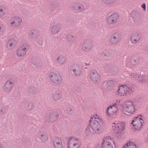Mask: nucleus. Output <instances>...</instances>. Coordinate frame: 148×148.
<instances>
[{"instance_id":"obj_31","label":"nucleus","mask_w":148,"mask_h":148,"mask_svg":"<svg viewBox=\"0 0 148 148\" xmlns=\"http://www.w3.org/2000/svg\"><path fill=\"white\" fill-rule=\"evenodd\" d=\"M8 25L10 27H17L13 18L10 20Z\"/></svg>"},{"instance_id":"obj_34","label":"nucleus","mask_w":148,"mask_h":148,"mask_svg":"<svg viewBox=\"0 0 148 148\" xmlns=\"http://www.w3.org/2000/svg\"><path fill=\"white\" fill-rule=\"evenodd\" d=\"M122 131H119L117 133L116 135V137L119 138H121L122 137V133H121Z\"/></svg>"},{"instance_id":"obj_13","label":"nucleus","mask_w":148,"mask_h":148,"mask_svg":"<svg viewBox=\"0 0 148 148\" xmlns=\"http://www.w3.org/2000/svg\"><path fill=\"white\" fill-rule=\"evenodd\" d=\"M14 82L12 79L8 80L3 86V90L7 92L10 91L14 86Z\"/></svg>"},{"instance_id":"obj_39","label":"nucleus","mask_w":148,"mask_h":148,"mask_svg":"<svg viewBox=\"0 0 148 148\" xmlns=\"http://www.w3.org/2000/svg\"><path fill=\"white\" fill-rule=\"evenodd\" d=\"M33 32H30L29 34L30 35V36L32 37V35L34 34V31H33Z\"/></svg>"},{"instance_id":"obj_22","label":"nucleus","mask_w":148,"mask_h":148,"mask_svg":"<svg viewBox=\"0 0 148 148\" xmlns=\"http://www.w3.org/2000/svg\"><path fill=\"white\" fill-rule=\"evenodd\" d=\"M60 29V26L58 25H54L51 29V32L53 34L57 33Z\"/></svg>"},{"instance_id":"obj_37","label":"nucleus","mask_w":148,"mask_h":148,"mask_svg":"<svg viewBox=\"0 0 148 148\" xmlns=\"http://www.w3.org/2000/svg\"><path fill=\"white\" fill-rule=\"evenodd\" d=\"M137 14V13L135 11L132 12L131 14V16L133 17H134V15Z\"/></svg>"},{"instance_id":"obj_23","label":"nucleus","mask_w":148,"mask_h":148,"mask_svg":"<svg viewBox=\"0 0 148 148\" xmlns=\"http://www.w3.org/2000/svg\"><path fill=\"white\" fill-rule=\"evenodd\" d=\"M58 114L56 112H53L49 114V118L52 121H55L56 120L58 117Z\"/></svg>"},{"instance_id":"obj_30","label":"nucleus","mask_w":148,"mask_h":148,"mask_svg":"<svg viewBox=\"0 0 148 148\" xmlns=\"http://www.w3.org/2000/svg\"><path fill=\"white\" fill-rule=\"evenodd\" d=\"M106 86L107 87H111L114 85V82L112 80H109L106 81Z\"/></svg>"},{"instance_id":"obj_17","label":"nucleus","mask_w":148,"mask_h":148,"mask_svg":"<svg viewBox=\"0 0 148 148\" xmlns=\"http://www.w3.org/2000/svg\"><path fill=\"white\" fill-rule=\"evenodd\" d=\"M72 70L74 74L75 75H79L81 73L79 66L77 64H74L72 67Z\"/></svg>"},{"instance_id":"obj_43","label":"nucleus","mask_w":148,"mask_h":148,"mask_svg":"<svg viewBox=\"0 0 148 148\" xmlns=\"http://www.w3.org/2000/svg\"><path fill=\"white\" fill-rule=\"evenodd\" d=\"M29 106H32V104H29Z\"/></svg>"},{"instance_id":"obj_15","label":"nucleus","mask_w":148,"mask_h":148,"mask_svg":"<svg viewBox=\"0 0 148 148\" xmlns=\"http://www.w3.org/2000/svg\"><path fill=\"white\" fill-rule=\"evenodd\" d=\"M141 35L139 33L133 34L130 37V41L133 44H135L138 42L140 39Z\"/></svg>"},{"instance_id":"obj_9","label":"nucleus","mask_w":148,"mask_h":148,"mask_svg":"<svg viewBox=\"0 0 148 148\" xmlns=\"http://www.w3.org/2000/svg\"><path fill=\"white\" fill-rule=\"evenodd\" d=\"M92 132L96 134H99L102 132L101 126L98 121L92 123L90 124Z\"/></svg>"},{"instance_id":"obj_36","label":"nucleus","mask_w":148,"mask_h":148,"mask_svg":"<svg viewBox=\"0 0 148 148\" xmlns=\"http://www.w3.org/2000/svg\"><path fill=\"white\" fill-rule=\"evenodd\" d=\"M78 8H77L76 7V8H75V9L76 10H80L84 8V6L82 5H80L78 6Z\"/></svg>"},{"instance_id":"obj_18","label":"nucleus","mask_w":148,"mask_h":148,"mask_svg":"<svg viewBox=\"0 0 148 148\" xmlns=\"http://www.w3.org/2000/svg\"><path fill=\"white\" fill-rule=\"evenodd\" d=\"M53 142L55 148H62V141L60 138H56L54 139Z\"/></svg>"},{"instance_id":"obj_7","label":"nucleus","mask_w":148,"mask_h":148,"mask_svg":"<svg viewBox=\"0 0 148 148\" xmlns=\"http://www.w3.org/2000/svg\"><path fill=\"white\" fill-rule=\"evenodd\" d=\"M101 148H113L112 144L115 146V142L109 136L104 137L102 141Z\"/></svg>"},{"instance_id":"obj_33","label":"nucleus","mask_w":148,"mask_h":148,"mask_svg":"<svg viewBox=\"0 0 148 148\" xmlns=\"http://www.w3.org/2000/svg\"><path fill=\"white\" fill-rule=\"evenodd\" d=\"M67 40L70 42H73L74 40L73 36L72 35H68L67 37Z\"/></svg>"},{"instance_id":"obj_4","label":"nucleus","mask_w":148,"mask_h":148,"mask_svg":"<svg viewBox=\"0 0 148 148\" xmlns=\"http://www.w3.org/2000/svg\"><path fill=\"white\" fill-rule=\"evenodd\" d=\"M125 124L123 122L115 121L110 123V126L111 129L115 132L116 130L123 131L125 129Z\"/></svg>"},{"instance_id":"obj_35","label":"nucleus","mask_w":148,"mask_h":148,"mask_svg":"<svg viewBox=\"0 0 148 148\" xmlns=\"http://www.w3.org/2000/svg\"><path fill=\"white\" fill-rule=\"evenodd\" d=\"M120 100L119 99H117L116 100L114 103H113V105L117 107V105H119L120 103Z\"/></svg>"},{"instance_id":"obj_1","label":"nucleus","mask_w":148,"mask_h":148,"mask_svg":"<svg viewBox=\"0 0 148 148\" xmlns=\"http://www.w3.org/2000/svg\"><path fill=\"white\" fill-rule=\"evenodd\" d=\"M121 106L123 111L125 113L127 112L132 114L135 110L136 104L133 100L125 101Z\"/></svg>"},{"instance_id":"obj_29","label":"nucleus","mask_w":148,"mask_h":148,"mask_svg":"<svg viewBox=\"0 0 148 148\" xmlns=\"http://www.w3.org/2000/svg\"><path fill=\"white\" fill-rule=\"evenodd\" d=\"M39 138L43 142L46 141L48 138V136L45 134H41L39 136Z\"/></svg>"},{"instance_id":"obj_41","label":"nucleus","mask_w":148,"mask_h":148,"mask_svg":"<svg viewBox=\"0 0 148 148\" xmlns=\"http://www.w3.org/2000/svg\"><path fill=\"white\" fill-rule=\"evenodd\" d=\"M0 148H3V146L2 144L0 143Z\"/></svg>"},{"instance_id":"obj_16","label":"nucleus","mask_w":148,"mask_h":148,"mask_svg":"<svg viewBox=\"0 0 148 148\" xmlns=\"http://www.w3.org/2000/svg\"><path fill=\"white\" fill-rule=\"evenodd\" d=\"M92 47V44L89 41L85 40L82 44V49L85 51L90 49Z\"/></svg>"},{"instance_id":"obj_14","label":"nucleus","mask_w":148,"mask_h":148,"mask_svg":"<svg viewBox=\"0 0 148 148\" xmlns=\"http://www.w3.org/2000/svg\"><path fill=\"white\" fill-rule=\"evenodd\" d=\"M90 77L92 81L95 83L99 82L100 79L99 75L95 70L92 71L90 72Z\"/></svg>"},{"instance_id":"obj_11","label":"nucleus","mask_w":148,"mask_h":148,"mask_svg":"<svg viewBox=\"0 0 148 148\" xmlns=\"http://www.w3.org/2000/svg\"><path fill=\"white\" fill-rule=\"evenodd\" d=\"M118 110L117 107L112 104L107 108L105 114L107 116L110 117L116 113Z\"/></svg>"},{"instance_id":"obj_3","label":"nucleus","mask_w":148,"mask_h":148,"mask_svg":"<svg viewBox=\"0 0 148 148\" xmlns=\"http://www.w3.org/2000/svg\"><path fill=\"white\" fill-rule=\"evenodd\" d=\"M144 123V121L141 115L133 118L132 124L133 125V129L135 131L140 130Z\"/></svg>"},{"instance_id":"obj_25","label":"nucleus","mask_w":148,"mask_h":148,"mask_svg":"<svg viewBox=\"0 0 148 148\" xmlns=\"http://www.w3.org/2000/svg\"><path fill=\"white\" fill-rule=\"evenodd\" d=\"M122 148H136V147L134 143L129 142L123 146Z\"/></svg>"},{"instance_id":"obj_12","label":"nucleus","mask_w":148,"mask_h":148,"mask_svg":"<svg viewBox=\"0 0 148 148\" xmlns=\"http://www.w3.org/2000/svg\"><path fill=\"white\" fill-rule=\"evenodd\" d=\"M119 18V15L116 13L112 14L109 16L107 18V23L109 25L113 24L117 21Z\"/></svg>"},{"instance_id":"obj_2","label":"nucleus","mask_w":148,"mask_h":148,"mask_svg":"<svg viewBox=\"0 0 148 148\" xmlns=\"http://www.w3.org/2000/svg\"><path fill=\"white\" fill-rule=\"evenodd\" d=\"M132 92V88L125 85H119L116 91L115 94L118 96H125L130 94Z\"/></svg>"},{"instance_id":"obj_27","label":"nucleus","mask_w":148,"mask_h":148,"mask_svg":"<svg viewBox=\"0 0 148 148\" xmlns=\"http://www.w3.org/2000/svg\"><path fill=\"white\" fill-rule=\"evenodd\" d=\"M7 13L6 8L3 6L0 7V18L4 16Z\"/></svg>"},{"instance_id":"obj_19","label":"nucleus","mask_w":148,"mask_h":148,"mask_svg":"<svg viewBox=\"0 0 148 148\" xmlns=\"http://www.w3.org/2000/svg\"><path fill=\"white\" fill-rule=\"evenodd\" d=\"M16 44V40L12 38L8 40L7 43V46L8 48L11 49L14 47Z\"/></svg>"},{"instance_id":"obj_28","label":"nucleus","mask_w":148,"mask_h":148,"mask_svg":"<svg viewBox=\"0 0 148 148\" xmlns=\"http://www.w3.org/2000/svg\"><path fill=\"white\" fill-rule=\"evenodd\" d=\"M61 97L60 93L58 91L54 92L53 94V97L56 101H57L60 99Z\"/></svg>"},{"instance_id":"obj_10","label":"nucleus","mask_w":148,"mask_h":148,"mask_svg":"<svg viewBox=\"0 0 148 148\" xmlns=\"http://www.w3.org/2000/svg\"><path fill=\"white\" fill-rule=\"evenodd\" d=\"M29 47V46L27 44H23L17 50V56L18 57H20L25 55Z\"/></svg>"},{"instance_id":"obj_24","label":"nucleus","mask_w":148,"mask_h":148,"mask_svg":"<svg viewBox=\"0 0 148 148\" xmlns=\"http://www.w3.org/2000/svg\"><path fill=\"white\" fill-rule=\"evenodd\" d=\"M13 18L17 27L18 26L21 25L22 21L21 18L18 16H14Z\"/></svg>"},{"instance_id":"obj_38","label":"nucleus","mask_w":148,"mask_h":148,"mask_svg":"<svg viewBox=\"0 0 148 148\" xmlns=\"http://www.w3.org/2000/svg\"><path fill=\"white\" fill-rule=\"evenodd\" d=\"M141 7L144 10H146V5L145 3L141 5Z\"/></svg>"},{"instance_id":"obj_20","label":"nucleus","mask_w":148,"mask_h":148,"mask_svg":"<svg viewBox=\"0 0 148 148\" xmlns=\"http://www.w3.org/2000/svg\"><path fill=\"white\" fill-rule=\"evenodd\" d=\"M119 40L118 36L117 34H114L112 36L110 40V42L113 44L117 42Z\"/></svg>"},{"instance_id":"obj_26","label":"nucleus","mask_w":148,"mask_h":148,"mask_svg":"<svg viewBox=\"0 0 148 148\" xmlns=\"http://www.w3.org/2000/svg\"><path fill=\"white\" fill-rule=\"evenodd\" d=\"M99 120V116L96 114L90 117V119L89 121L90 124L92 123H95L96 121H98Z\"/></svg>"},{"instance_id":"obj_8","label":"nucleus","mask_w":148,"mask_h":148,"mask_svg":"<svg viewBox=\"0 0 148 148\" xmlns=\"http://www.w3.org/2000/svg\"><path fill=\"white\" fill-rule=\"evenodd\" d=\"M68 140L69 148H79L81 143L78 139L71 137L68 138Z\"/></svg>"},{"instance_id":"obj_40","label":"nucleus","mask_w":148,"mask_h":148,"mask_svg":"<svg viewBox=\"0 0 148 148\" xmlns=\"http://www.w3.org/2000/svg\"><path fill=\"white\" fill-rule=\"evenodd\" d=\"M90 131V130H89V129L88 128H87L86 129V133H87V132L89 133Z\"/></svg>"},{"instance_id":"obj_32","label":"nucleus","mask_w":148,"mask_h":148,"mask_svg":"<svg viewBox=\"0 0 148 148\" xmlns=\"http://www.w3.org/2000/svg\"><path fill=\"white\" fill-rule=\"evenodd\" d=\"M5 30V27L4 25L0 23V33L4 32Z\"/></svg>"},{"instance_id":"obj_42","label":"nucleus","mask_w":148,"mask_h":148,"mask_svg":"<svg viewBox=\"0 0 148 148\" xmlns=\"http://www.w3.org/2000/svg\"><path fill=\"white\" fill-rule=\"evenodd\" d=\"M85 64L86 65L89 66L90 65V64L89 63L87 64L86 63H85Z\"/></svg>"},{"instance_id":"obj_21","label":"nucleus","mask_w":148,"mask_h":148,"mask_svg":"<svg viewBox=\"0 0 148 148\" xmlns=\"http://www.w3.org/2000/svg\"><path fill=\"white\" fill-rule=\"evenodd\" d=\"M56 60L59 64H62L65 62L66 59L64 56L60 55L58 57Z\"/></svg>"},{"instance_id":"obj_5","label":"nucleus","mask_w":148,"mask_h":148,"mask_svg":"<svg viewBox=\"0 0 148 148\" xmlns=\"http://www.w3.org/2000/svg\"><path fill=\"white\" fill-rule=\"evenodd\" d=\"M131 77L139 83L148 82V75L144 74L139 75L137 74H132Z\"/></svg>"},{"instance_id":"obj_6","label":"nucleus","mask_w":148,"mask_h":148,"mask_svg":"<svg viewBox=\"0 0 148 148\" xmlns=\"http://www.w3.org/2000/svg\"><path fill=\"white\" fill-rule=\"evenodd\" d=\"M49 78L50 81L55 84H60L62 83V79L61 76L55 72L50 73Z\"/></svg>"}]
</instances>
